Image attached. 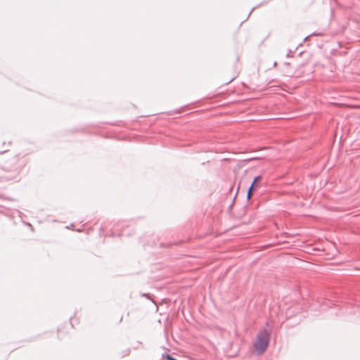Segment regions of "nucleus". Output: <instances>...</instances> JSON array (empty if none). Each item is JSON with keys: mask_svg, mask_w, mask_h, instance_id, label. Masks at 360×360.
<instances>
[{"mask_svg": "<svg viewBox=\"0 0 360 360\" xmlns=\"http://www.w3.org/2000/svg\"><path fill=\"white\" fill-rule=\"evenodd\" d=\"M270 340V331L266 328L261 330L254 343V348L258 354H262L267 348Z\"/></svg>", "mask_w": 360, "mask_h": 360, "instance_id": "f257e3e1", "label": "nucleus"}, {"mask_svg": "<svg viewBox=\"0 0 360 360\" xmlns=\"http://www.w3.org/2000/svg\"><path fill=\"white\" fill-rule=\"evenodd\" d=\"M262 176L261 175H258L255 176L252 181L247 193V200H250L252 198L255 191L257 188L259 186L258 181L262 179Z\"/></svg>", "mask_w": 360, "mask_h": 360, "instance_id": "f03ea898", "label": "nucleus"}, {"mask_svg": "<svg viewBox=\"0 0 360 360\" xmlns=\"http://www.w3.org/2000/svg\"><path fill=\"white\" fill-rule=\"evenodd\" d=\"M162 358L166 360H177L176 359H175L174 357H173L172 356L167 353H163L162 354Z\"/></svg>", "mask_w": 360, "mask_h": 360, "instance_id": "7ed1b4c3", "label": "nucleus"}, {"mask_svg": "<svg viewBox=\"0 0 360 360\" xmlns=\"http://www.w3.org/2000/svg\"><path fill=\"white\" fill-rule=\"evenodd\" d=\"M8 150V149H2L0 150V154H4V153H6V151Z\"/></svg>", "mask_w": 360, "mask_h": 360, "instance_id": "20e7f679", "label": "nucleus"}, {"mask_svg": "<svg viewBox=\"0 0 360 360\" xmlns=\"http://www.w3.org/2000/svg\"><path fill=\"white\" fill-rule=\"evenodd\" d=\"M256 7H253L251 10V11L249 13L248 15V18L250 16V15L251 14V13L252 12V11H254Z\"/></svg>", "mask_w": 360, "mask_h": 360, "instance_id": "39448f33", "label": "nucleus"}, {"mask_svg": "<svg viewBox=\"0 0 360 360\" xmlns=\"http://www.w3.org/2000/svg\"><path fill=\"white\" fill-rule=\"evenodd\" d=\"M311 35L318 36V35H320V34L319 33H311L309 36H311Z\"/></svg>", "mask_w": 360, "mask_h": 360, "instance_id": "423d86ee", "label": "nucleus"}, {"mask_svg": "<svg viewBox=\"0 0 360 360\" xmlns=\"http://www.w3.org/2000/svg\"><path fill=\"white\" fill-rule=\"evenodd\" d=\"M276 65H277V63H276V62H274V66L275 67V66H276Z\"/></svg>", "mask_w": 360, "mask_h": 360, "instance_id": "0eeeda50", "label": "nucleus"}, {"mask_svg": "<svg viewBox=\"0 0 360 360\" xmlns=\"http://www.w3.org/2000/svg\"><path fill=\"white\" fill-rule=\"evenodd\" d=\"M71 226H73V224H71V226H67V229L71 228Z\"/></svg>", "mask_w": 360, "mask_h": 360, "instance_id": "6e6552de", "label": "nucleus"}, {"mask_svg": "<svg viewBox=\"0 0 360 360\" xmlns=\"http://www.w3.org/2000/svg\"><path fill=\"white\" fill-rule=\"evenodd\" d=\"M71 226H73V224H71V226H67V229L71 228Z\"/></svg>", "mask_w": 360, "mask_h": 360, "instance_id": "1a4fd4ad", "label": "nucleus"}, {"mask_svg": "<svg viewBox=\"0 0 360 360\" xmlns=\"http://www.w3.org/2000/svg\"><path fill=\"white\" fill-rule=\"evenodd\" d=\"M71 226H73V224H71V226H67V229L71 228Z\"/></svg>", "mask_w": 360, "mask_h": 360, "instance_id": "9d476101", "label": "nucleus"}, {"mask_svg": "<svg viewBox=\"0 0 360 360\" xmlns=\"http://www.w3.org/2000/svg\"><path fill=\"white\" fill-rule=\"evenodd\" d=\"M321 307L322 309H324V306L323 305H321Z\"/></svg>", "mask_w": 360, "mask_h": 360, "instance_id": "9b49d317", "label": "nucleus"}]
</instances>
